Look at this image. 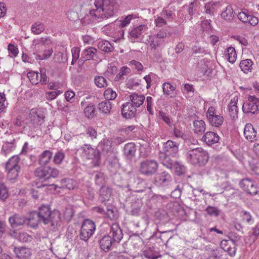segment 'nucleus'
<instances>
[{
  "mask_svg": "<svg viewBox=\"0 0 259 259\" xmlns=\"http://www.w3.org/2000/svg\"><path fill=\"white\" fill-rule=\"evenodd\" d=\"M117 67L110 64L108 66L105 74V75L107 76L108 78H112L117 73Z\"/></svg>",
  "mask_w": 259,
  "mask_h": 259,
  "instance_id": "56",
  "label": "nucleus"
},
{
  "mask_svg": "<svg viewBox=\"0 0 259 259\" xmlns=\"http://www.w3.org/2000/svg\"><path fill=\"white\" fill-rule=\"evenodd\" d=\"M26 223L28 226L35 228L38 226L39 223H42L40 222V219L36 211L31 212L29 216L27 218H26Z\"/></svg>",
  "mask_w": 259,
  "mask_h": 259,
  "instance_id": "22",
  "label": "nucleus"
},
{
  "mask_svg": "<svg viewBox=\"0 0 259 259\" xmlns=\"http://www.w3.org/2000/svg\"><path fill=\"white\" fill-rule=\"evenodd\" d=\"M96 108L94 105H89L84 109V113L88 118L93 117L95 115Z\"/></svg>",
  "mask_w": 259,
  "mask_h": 259,
  "instance_id": "52",
  "label": "nucleus"
},
{
  "mask_svg": "<svg viewBox=\"0 0 259 259\" xmlns=\"http://www.w3.org/2000/svg\"><path fill=\"white\" fill-rule=\"evenodd\" d=\"M242 111L245 114H256L259 111V98L255 96H249L243 104Z\"/></svg>",
  "mask_w": 259,
  "mask_h": 259,
  "instance_id": "10",
  "label": "nucleus"
},
{
  "mask_svg": "<svg viewBox=\"0 0 259 259\" xmlns=\"http://www.w3.org/2000/svg\"><path fill=\"white\" fill-rule=\"evenodd\" d=\"M187 161L192 165L199 166H204L208 162V153L201 148L188 150L186 153Z\"/></svg>",
  "mask_w": 259,
  "mask_h": 259,
  "instance_id": "5",
  "label": "nucleus"
},
{
  "mask_svg": "<svg viewBox=\"0 0 259 259\" xmlns=\"http://www.w3.org/2000/svg\"><path fill=\"white\" fill-rule=\"evenodd\" d=\"M121 114L122 117L126 119L130 118V102H127L122 104Z\"/></svg>",
  "mask_w": 259,
  "mask_h": 259,
  "instance_id": "51",
  "label": "nucleus"
},
{
  "mask_svg": "<svg viewBox=\"0 0 259 259\" xmlns=\"http://www.w3.org/2000/svg\"><path fill=\"white\" fill-rule=\"evenodd\" d=\"M240 187L251 195L259 194V188L257 187L254 182L249 179L242 180L239 183Z\"/></svg>",
  "mask_w": 259,
  "mask_h": 259,
  "instance_id": "13",
  "label": "nucleus"
},
{
  "mask_svg": "<svg viewBox=\"0 0 259 259\" xmlns=\"http://www.w3.org/2000/svg\"><path fill=\"white\" fill-rule=\"evenodd\" d=\"M226 52V55L227 57L228 60L229 62L231 63H234L237 58V54L234 48L231 47H229L227 49V51Z\"/></svg>",
  "mask_w": 259,
  "mask_h": 259,
  "instance_id": "40",
  "label": "nucleus"
},
{
  "mask_svg": "<svg viewBox=\"0 0 259 259\" xmlns=\"http://www.w3.org/2000/svg\"><path fill=\"white\" fill-rule=\"evenodd\" d=\"M242 220L246 222L248 224H250L253 222V219L250 212L242 210L241 211Z\"/></svg>",
  "mask_w": 259,
  "mask_h": 259,
  "instance_id": "57",
  "label": "nucleus"
},
{
  "mask_svg": "<svg viewBox=\"0 0 259 259\" xmlns=\"http://www.w3.org/2000/svg\"><path fill=\"white\" fill-rule=\"evenodd\" d=\"M229 108V114L233 120H235L238 118V108L237 107H230Z\"/></svg>",
  "mask_w": 259,
  "mask_h": 259,
  "instance_id": "62",
  "label": "nucleus"
},
{
  "mask_svg": "<svg viewBox=\"0 0 259 259\" xmlns=\"http://www.w3.org/2000/svg\"><path fill=\"white\" fill-rule=\"evenodd\" d=\"M194 132L195 134L201 135L206 130V125L202 120H195L193 122Z\"/></svg>",
  "mask_w": 259,
  "mask_h": 259,
  "instance_id": "27",
  "label": "nucleus"
},
{
  "mask_svg": "<svg viewBox=\"0 0 259 259\" xmlns=\"http://www.w3.org/2000/svg\"><path fill=\"white\" fill-rule=\"evenodd\" d=\"M14 149V145L13 143L8 142L5 143L2 147V151L6 156L7 153Z\"/></svg>",
  "mask_w": 259,
  "mask_h": 259,
  "instance_id": "59",
  "label": "nucleus"
},
{
  "mask_svg": "<svg viewBox=\"0 0 259 259\" xmlns=\"http://www.w3.org/2000/svg\"><path fill=\"white\" fill-rule=\"evenodd\" d=\"M95 181L96 185L104 186L106 183V177L104 174L100 171L96 172L95 176Z\"/></svg>",
  "mask_w": 259,
  "mask_h": 259,
  "instance_id": "45",
  "label": "nucleus"
},
{
  "mask_svg": "<svg viewBox=\"0 0 259 259\" xmlns=\"http://www.w3.org/2000/svg\"><path fill=\"white\" fill-rule=\"evenodd\" d=\"M61 183L63 187L69 190H73L77 186V182L71 179H64L61 180Z\"/></svg>",
  "mask_w": 259,
  "mask_h": 259,
  "instance_id": "42",
  "label": "nucleus"
},
{
  "mask_svg": "<svg viewBox=\"0 0 259 259\" xmlns=\"http://www.w3.org/2000/svg\"><path fill=\"white\" fill-rule=\"evenodd\" d=\"M205 211L211 216L218 217L220 213V210L215 207L211 206H208Z\"/></svg>",
  "mask_w": 259,
  "mask_h": 259,
  "instance_id": "58",
  "label": "nucleus"
},
{
  "mask_svg": "<svg viewBox=\"0 0 259 259\" xmlns=\"http://www.w3.org/2000/svg\"><path fill=\"white\" fill-rule=\"evenodd\" d=\"M110 234L114 242H119L123 237L122 231L117 223H113L111 225Z\"/></svg>",
  "mask_w": 259,
  "mask_h": 259,
  "instance_id": "19",
  "label": "nucleus"
},
{
  "mask_svg": "<svg viewBox=\"0 0 259 259\" xmlns=\"http://www.w3.org/2000/svg\"><path fill=\"white\" fill-rule=\"evenodd\" d=\"M37 213L40 219V222L45 225H49L53 229L60 225L61 219L59 211L54 210L52 211L49 206L42 205L39 207Z\"/></svg>",
  "mask_w": 259,
  "mask_h": 259,
  "instance_id": "4",
  "label": "nucleus"
},
{
  "mask_svg": "<svg viewBox=\"0 0 259 259\" xmlns=\"http://www.w3.org/2000/svg\"><path fill=\"white\" fill-rule=\"evenodd\" d=\"M228 238L232 242L234 245H236V243L240 240V236L233 232H231L229 234Z\"/></svg>",
  "mask_w": 259,
  "mask_h": 259,
  "instance_id": "61",
  "label": "nucleus"
},
{
  "mask_svg": "<svg viewBox=\"0 0 259 259\" xmlns=\"http://www.w3.org/2000/svg\"><path fill=\"white\" fill-rule=\"evenodd\" d=\"M146 26L145 25H140L139 26L137 27L131 31V41L133 42L132 38L139 37L142 32V30L145 29Z\"/></svg>",
  "mask_w": 259,
  "mask_h": 259,
  "instance_id": "46",
  "label": "nucleus"
},
{
  "mask_svg": "<svg viewBox=\"0 0 259 259\" xmlns=\"http://www.w3.org/2000/svg\"><path fill=\"white\" fill-rule=\"evenodd\" d=\"M53 153L48 150H45L39 156L38 163L41 166L47 164L52 158Z\"/></svg>",
  "mask_w": 259,
  "mask_h": 259,
  "instance_id": "25",
  "label": "nucleus"
},
{
  "mask_svg": "<svg viewBox=\"0 0 259 259\" xmlns=\"http://www.w3.org/2000/svg\"><path fill=\"white\" fill-rule=\"evenodd\" d=\"M20 158L18 155L12 156L5 163L7 171V178L12 183L15 182L20 172L21 167L19 165Z\"/></svg>",
  "mask_w": 259,
  "mask_h": 259,
  "instance_id": "6",
  "label": "nucleus"
},
{
  "mask_svg": "<svg viewBox=\"0 0 259 259\" xmlns=\"http://www.w3.org/2000/svg\"><path fill=\"white\" fill-rule=\"evenodd\" d=\"M172 167L174 168L175 172L178 176H181L186 172V167L179 161L174 162L172 160Z\"/></svg>",
  "mask_w": 259,
  "mask_h": 259,
  "instance_id": "33",
  "label": "nucleus"
},
{
  "mask_svg": "<svg viewBox=\"0 0 259 259\" xmlns=\"http://www.w3.org/2000/svg\"><path fill=\"white\" fill-rule=\"evenodd\" d=\"M206 116L209 124L216 127L221 126L224 122V117L221 114H217V111L213 106L209 107Z\"/></svg>",
  "mask_w": 259,
  "mask_h": 259,
  "instance_id": "11",
  "label": "nucleus"
},
{
  "mask_svg": "<svg viewBox=\"0 0 259 259\" xmlns=\"http://www.w3.org/2000/svg\"><path fill=\"white\" fill-rule=\"evenodd\" d=\"M199 5V3L196 0H194L192 2L189 4L187 12L190 17V20L192 18L193 16L197 14Z\"/></svg>",
  "mask_w": 259,
  "mask_h": 259,
  "instance_id": "34",
  "label": "nucleus"
},
{
  "mask_svg": "<svg viewBox=\"0 0 259 259\" xmlns=\"http://www.w3.org/2000/svg\"><path fill=\"white\" fill-rule=\"evenodd\" d=\"M138 231L135 233L131 231V243L133 244L134 248H140L143 246V240L138 234Z\"/></svg>",
  "mask_w": 259,
  "mask_h": 259,
  "instance_id": "29",
  "label": "nucleus"
},
{
  "mask_svg": "<svg viewBox=\"0 0 259 259\" xmlns=\"http://www.w3.org/2000/svg\"><path fill=\"white\" fill-rule=\"evenodd\" d=\"M10 234L12 237L22 243L30 242L32 240V236L24 232H17L16 231H11Z\"/></svg>",
  "mask_w": 259,
  "mask_h": 259,
  "instance_id": "20",
  "label": "nucleus"
},
{
  "mask_svg": "<svg viewBox=\"0 0 259 259\" xmlns=\"http://www.w3.org/2000/svg\"><path fill=\"white\" fill-rule=\"evenodd\" d=\"M244 135L246 139L249 141L253 142L256 140V132L250 123H247L245 126Z\"/></svg>",
  "mask_w": 259,
  "mask_h": 259,
  "instance_id": "21",
  "label": "nucleus"
},
{
  "mask_svg": "<svg viewBox=\"0 0 259 259\" xmlns=\"http://www.w3.org/2000/svg\"><path fill=\"white\" fill-rule=\"evenodd\" d=\"M106 211L105 214L106 217L111 220H116L118 218V212L116 208L111 205L106 204Z\"/></svg>",
  "mask_w": 259,
  "mask_h": 259,
  "instance_id": "28",
  "label": "nucleus"
},
{
  "mask_svg": "<svg viewBox=\"0 0 259 259\" xmlns=\"http://www.w3.org/2000/svg\"><path fill=\"white\" fill-rule=\"evenodd\" d=\"M53 52V49H50L49 50H44V52H38L37 54H36L35 59L36 60H44L48 59L51 57Z\"/></svg>",
  "mask_w": 259,
  "mask_h": 259,
  "instance_id": "43",
  "label": "nucleus"
},
{
  "mask_svg": "<svg viewBox=\"0 0 259 259\" xmlns=\"http://www.w3.org/2000/svg\"><path fill=\"white\" fill-rule=\"evenodd\" d=\"M221 17L222 19L228 22H231L233 20L235 17V13L231 6H228L226 7L221 13Z\"/></svg>",
  "mask_w": 259,
  "mask_h": 259,
  "instance_id": "26",
  "label": "nucleus"
},
{
  "mask_svg": "<svg viewBox=\"0 0 259 259\" xmlns=\"http://www.w3.org/2000/svg\"><path fill=\"white\" fill-rule=\"evenodd\" d=\"M107 167L112 173H116L119 167L118 159L115 156L112 159L108 158Z\"/></svg>",
  "mask_w": 259,
  "mask_h": 259,
  "instance_id": "32",
  "label": "nucleus"
},
{
  "mask_svg": "<svg viewBox=\"0 0 259 259\" xmlns=\"http://www.w3.org/2000/svg\"><path fill=\"white\" fill-rule=\"evenodd\" d=\"M113 240L109 235H104L99 241L100 248L105 252L108 251L112 244Z\"/></svg>",
  "mask_w": 259,
  "mask_h": 259,
  "instance_id": "23",
  "label": "nucleus"
},
{
  "mask_svg": "<svg viewBox=\"0 0 259 259\" xmlns=\"http://www.w3.org/2000/svg\"><path fill=\"white\" fill-rule=\"evenodd\" d=\"M155 23L157 27H161L166 24V21L164 17L160 15V16H157L155 19Z\"/></svg>",
  "mask_w": 259,
  "mask_h": 259,
  "instance_id": "63",
  "label": "nucleus"
},
{
  "mask_svg": "<svg viewBox=\"0 0 259 259\" xmlns=\"http://www.w3.org/2000/svg\"><path fill=\"white\" fill-rule=\"evenodd\" d=\"M98 47L101 50L106 53L111 52L113 49L111 44L107 40L100 41L98 44Z\"/></svg>",
  "mask_w": 259,
  "mask_h": 259,
  "instance_id": "37",
  "label": "nucleus"
},
{
  "mask_svg": "<svg viewBox=\"0 0 259 259\" xmlns=\"http://www.w3.org/2000/svg\"><path fill=\"white\" fill-rule=\"evenodd\" d=\"M96 225L95 223L90 220L85 219L83 222L79 233V238L85 242L88 241L95 233Z\"/></svg>",
  "mask_w": 259,
  "mask_h": 259,
  "instance_id": "8",
  "label": "nucleus"
},
{
  "mask_svg": "<svg viewBox=\"0 0 259 259\" xmlns=\"http://www.w3.org/2000/svg\"><path fill=\"white\" fill-rule=\"evenodd\" d=\"M251 242L254 243L259 236V223L251 229L249 233Z\"/></svg>",
  "mask_w": 259,
  "mask_h": 259,
  "instance_id": "41",
  "label": "nucleus"
},
{
  "mask_svg": "<svg viewBox=\"0 0 259 259\" xmlns=\"http://www.w3.org/2000/svg\"><path fill=\"white\" fill-rule=\"evenodd\" d=\"M27 77L30 81L33 84H37L39 82V75L38 72L31 71L27 73Z\"/></svg>",
  "mask_w": 259,
  "mask_h": 259,
  "instance_id": "48",
  "label": "nucleus"
},
{
  "mask_svg": "<svg viewBox=\"0 0 259 259\" xmlns=\"http://www.w3.org/2000/svg\"><path fill=\"white\" fill-rule=\"evenodd\" d=\"M253 62L250 59H247L240 61L239 67L241 70L245 73L251 72L252 69Z\"/></svg>",
  "mask_w": 259,
  "mask_h": 259,
  "instance_id": "31",
  "label": "nucleus"
},
{
  "mask_svg": "<svg viewBox=\"0 0 259 259\" xmlns=\"http://www.w3.org/2000/svg\"><path fill=\"white\" fill-rule=\"evenodd\" d=\"M129 73L130 68L128 67L124 66L121 67L118 71V73L115 76L114 81H119L124 80L127 77Z\"/></svg>",
  "mask_w": 259,
  "mask_h": 259,
  "instance_id": "30",
  "label": "nucleus"
},
{
  "mask_svg": "<svg viewBox=\"0 0 259 259\" xmlns=\"http://www.w3.org/2000/svg\"><path fill=\"white\" fill-rule=\"evenodd\" d=\"M34 174L36 177L40 179H45L47 180L51 178H57L59 174V171L58 169L54 167L41 166L35 169Z\"/></svg>",
  "mask_w": 259,
  "mask_h": 259,
  "instance_id": "9",
  "label": "nucleus"
},
{
  "mask_svg": "<svg viewBox=\"0 0 259 259\" xmlns=\"http://www.w3.org/2000/svg\"><path fill=\"white\" fill-rule=\"evenodd\" d=\"M9 222L12 228L14 229L23 226L26 222V218L24 215L14 214L9 218Z\"/></svg>",
  "mask_w": 259,
  "mask_h": 259,
  "instance_id": "16",
  "label": "nucleus"
},
{
  "mask_svg": "<svg viewBox=\"0 0 259 259\" xmlns=\"http://www.w3.org/2000/svg\"><path fill=\"white\" fill-rule=\"evenodd\" d=\"M97 50L93 47H90L84 49L82 52V54L84 56L85 60H90L93 59L96 55Z\"/></svg>",
  "mask_w": 259,
  "mask_h": 259,
  "instance_id": "36",
  "label": "nucleus"
},
{
  "mask_svg": "<svg viewBox=\"0 0 259 259\" xmlns=\"http://www.w3.org/2000/svg\"><path fill=\"white\" fill-rule=\"evenodd\" d=\"M218 5L217 2H209L207 3L204 6V10L206 14L210 15L211 17L214 16L215 8Z\"/></svg>",
  "mask_w": 259,
  "mask_h": 259,
  "instance_id": "38",
  "label": "nucleus"
},
{
  "mask_svg": "<svg viewBox=\"0 0 259 259\" xmlns=\"http://www.w3.org/2000/svg\"><path fill=\"white\" fill-rule=\"evenodd\" d=\"M179 144L171 140H168L163 144V148L158 153V158L161 163L168 168H171L172 159L179 152Z\"/></svg>",
  "mask_w": 259,
  "mask_h": 259,
  "instance_id": "3",
  "label": "nucleus"
},
{
  "mask_svg": "<svg viewBox=\"0 0 259 259\" xmlns=\"http://www.w3.org/2000/svg\"><path fill=\"white\" fill-rule=\"evenodd\" d=\"M31 29L33 33L39 34L45 30V26L41 22H37L32 25Z\"/></svg>",
  "mask_w": 259,
  "mask_h": 259,
  "instance_id": "44",
  "label": "nucleus"
},
{
  "mask_svg": "<svg viewBox=\"0 0 259 259\" xmlns=\"http://www.w3.org/2000/svg\"><path fill=\"white\" fill-rule=\"evenodd\" d=\"M65 158V154L62 151H57L54 157L53 162L57 165L60 164Z\"/></svg>",
  "mask_w": 259,
  "mask_h": 259,
  "instance_id": "49",
  "label": "nucleus"
},
{
  "mask_svg": "<svg viewBox=\"0 0 259 259\" xmlns=\"http://www.w3.org/2000/svg\"><path fill=\"white\" fill-rule=\"evenodd\" d=\"M150 39H152L150 44V46L152 49L156 50L158 47L162 46L164 45V41L163 40L159 39V38L152 36Z\"/></svg>",
  "mask_w": 259,
  "mask_h": 259,
  "instance_id": "47",
  "label": "nucleus"
},
{
  "mask_svg": "<svg viewBox=\"0 0 259 259\" xmlns=\"http://www.w3.org/2000/svg\"><path fill=\"white\" fill-rule=\"evenodd\" d=\"M158 164L155 160H146L140 163V170L141 172L147 176H150L157 171Z\"/></svg>",
  "mask_w": 259,
  "mask_h": 259,
  "instance_id": "12",
  "label": "nucleus"
},
{
  "mask_svg": "<svg viewBox=\"0 0 259 259\" xmlns=\"http://www.w3.org/2000/svg\"><path fill=\"white\" fill-rule=\"evenodd\" d=\"M99 110L103 113L109 114L112 108L111 103L109 101H103L98 105Z\"/></svg>",
  "mask_w": 259,
  "mask_h": 259,
  "instance_id": "39",
  "label": "nucleus"
},
{
  "mask_svg": "<svg viewBox=\"0 0 259 259\" xmlns=\"http://www.w3.org/2000/svg\"><path fill=\"white\" fill-rule=\"evenodd\" d=\"M250 14L248 12H241L238 14V19L244 23H247L249 21V17Z\"/></svg>",
  "mask_w": 259,
  "mask_h": 259,
  "instance_id": "60",
  "label": "nucleus"
},
{
  "mask_svg": "<svg viewBox=\"0 0 259 259\" xmlns=\"http://www.w3.org/2000/svg\"><path fill=\"white\" fill-rule=\"evenodd\" d=\"M40 74L39 78V82H40L42 84H47L49 80V78L46 74V72L44 69H41L40 70Z\"/></svg>",
  "mask_w": 259,
  "mask_h": 259,
  "instance_id": "64",
  "label": "nucleus"
},
{
  "mask_svg": "<svg viewBox=\"0 0 259 259\" xmlns=\"http://www.w3.org/2000/svg\"><path fill=\"white\" fill-rule=\"evenodd\" d=\"M8 50L9 53V56L15 58L17 56L19 50L17 46L12 44H10L8 46Z\"/></svg>",
  "mask_w": 259,
  "mask_h": 259,
  "instance_id": "54",
  "label": "nucleus"
},
{
  "mask_svg": "<svg viewBox=\"0 0 259 259\" xmlns=\"http://www.w3.org/2000/svg\"><path fill=\"white\" fill-rule=\"evenodd\" d=\"M81 156L87 159L92 160V165L94 167L100 165L101 157L99 150L93 148L90 144H84L80 148Z\"/></svg>",
  "mask_w": 259,
  "mask_h": 259,
  "instance_id": "7",
  "label": "nucleus"
},
{
  "mask_svg": "<svg viewBox=\"0 0 259 259\" xmlns=\"http://www.w3.org/2000/svg\"><path fill=\"white\" fill-rule=\"evenodd\" d=\"M13 251L17 259H30L32 255L31 249L24 246H14Z\"/></svg>",
  "mask_w": 259,
  "mask_h": 259,
  "instance_id": "15",
  "label": "nucleus"
},
{
  "mask_svg": "<svg viewBox=\"0 0 259 259\" xmlns=\"http://www.w3.org/2000/svg\"><path fill=\"white\" fill-rule=\"evenodd\" d=\"M95 83L96 85L100 88H105L107 86V81L105 77L102 76H98L95 78Z\"/></svg>",
  "mask_w": 259,
  "mask_h": 259,
  "instance_id": "50",
  "label": "nucleus"
},
{
  "mask_svg": "<svg viewBox=\"0 0 259 259\" xmlns=\"http://www.w3.org/2000/svg\"><path fill=\"white\" fill-rule=\"evenodd\" d=\"M96 9L90 11L81 19L86 25L94 22L99 18H107L113 16L117 11L118 5L116 0H95Z\"/></svg>",
  "mask_w": 259,
  "mask_h": 259,
  "instance_id": "1",
  "label": "nucleus"
},
{
  "mask_svg": "<svg viewBox=\"0 0 259 259\" xmlns=\"http://www.w3.org/2000/svg\"><path fill=\"white\" fill-rule=\"evenodd\" d=\"M104 95L105 98L107 100H114L117 97L116 93L111 88L106 89L104 93Z\"/></svg>",
  "mask_w": 259,
  "mask_h": 259,
  "instance_id": "53",
  "label": "nucleus"
},
{
  "mask_svg": "<svg viewBox=\"0 0 259 259\" xmlns=\"http://www.w3.org/2000/svg\"><path fill=\"white\" fill-rule=\"evenodd\" d=\"M145 99V96L143 95H138L135 93L131 95V105L135 107V111H136V108L139 107L142 105Z\"/></svg>",
  "mask_w": 259,
  "mask_h": 259,
  "instance_id": "24",
  "label": "nucleus"
},
{
  "mask_svg": "<svg viewBox=\"0 0 259 259\" xmlns=\"http://www.w3.org/2000/svg\"><path fill=\"white\" fill-rule=\"evenodd\" d=\"M99 200L106 205L107 202L110 200L112 194V189L108 186H102L100 189Z\"/></svg>",
  "mask_w": 259,
  "mask_h": 259,
  "instance_id": "18",
  "label": "nucleus"
},
{
  "mask_svg": "<svg viewBox=\"0 0 259 259\" xmlns=\"http://www.w3.org/2000/svg\"><path fill=\"white\" fill-rule=\"evenodd\" d=\"M201 140L207 145L211 146L219 142L220 137L214 132H207L204 134Z\"/></svg>",
  "mask_w": 259,
  "mask_h": 259,
  "instance_id": "17",
  "label": "nucleus"
},
{
  "mask_svg": "<svg viewBox=\"0 0 259 259\" xmlns=\"http://www.w3.org/2000/svg\"><path fill=\"white\" fill-rule=\"evenodd\" d=\"M9 191L7 187L4 184L0 185V199L5 201L9 196Z\"/></svg>",
  "mask_w": 259,
  "mask_h": 259,
  "instance_id": "55",
  "label": "nucleus"
},
{
  "mask_svg": "<svg viewBox=\"0 0 259 259\" xmlns=\"http://www.w3.org/2000/svg\"><path fill=\"white\" fill-rule=\"evenodd\" d=\"M171 175L167 171H164L157 174L154 177V184L157 186H168L172 181Z\"/></svg>",
  "mask_w": 259,
  "mask_h": 259,
  "instance_id": "14",
  "label": "nucleus"
},
{
  "mask_svg": "<svg viewBox=\"0 0 259 259\" xmlns=\"http://www.w3.org/2000/svg\"><path fill=\"white\" fill-rule=\"evenodd\" d=\"M45 116L42 111L37 108H33L29 111L28 117L24 120L21 116H17L14 119L13 124L21 127L27 134H32L40 130V126L44 120Z\"/></svg>",
  "mask_w": 259,
  "mask_h": 259,
  "instance_id": "2",
  "label": "nucleus"
},
{
  "mask_svg": "<svg viewBox=\"0 0 259 259\" xmlns=\"http://www.w3.org/2000/svg\"><path fill=\"white\" fill-rule=\"evenodd\" d=\"M163 92L164 94L170 95L171 98L176 97V94H174V92L176 90L175 87L171 85L168 82H164L162 84Z\"/></svg>",
  "mask_w": 259,
  "mask_h": 259,
  "instance_id": "35",
  "label": "nucleus"
}]
</instances>
